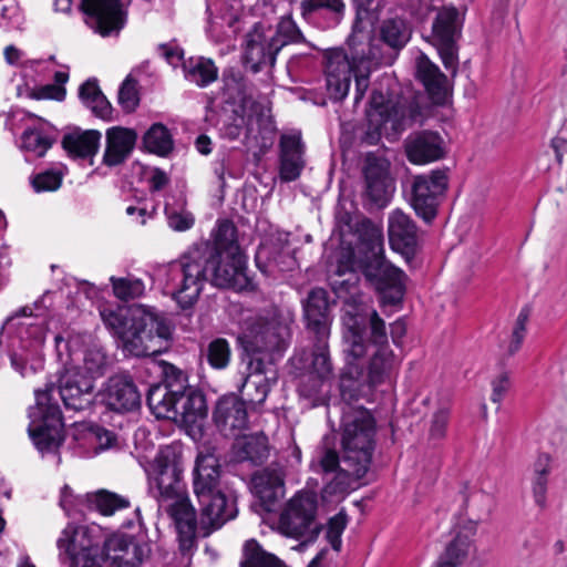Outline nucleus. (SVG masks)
I'll return each instance as SVG.
<instances>
[{
    "instance_id": "obj_1",
    "label": "nucleus",
    "mask_w": 567,
    "mask_h": 567,
    "mask_svg": "<svg viewBox=\"0 0 567 567\" xmlns=\"http://www.w3.org/2000/svg\"><path fill=\"white\" fill-rule=\"evenodd\" d=\"M357 282L353 272L349 278L333 282L339 297L343 286L350 293L341 317L346 365L340 381L341 396L349 401L357 400L364 386L374 389L391 382L400 367V360L389 347L384 320L375 310L368 311L357 299Z\"/></svg>"
},
{
    "instance_id": "obj_2",
    "label": "nucleus",
    "mask_w": 567,
    "mask_h": 567,
    "mask_svg": "<svg viewBox=\"0 0 567 567\" xmlns=\"http://www.w3.org/2000/svg\"><path fill=\"white\" fill-rule=\"evenodd\" d=\"M377 446V422L362 406L343 411L340 427L341 455L332 449L322 450L316 471L324 475L323 493L341 495L358 487L370 470Z\"/></svg>"
},
{
    "instance_id": "obj_3",
    "label": "nucleus",
    "mask_w": 567,
    "mask_h": 567,
    "mask_svg": "<svg viewBox=\"0 0 567 567\" xmlns=\"http://www.w3.org/2000/svg\"><path fill=\"white\" fill-rule=\"evenodd\" d=\"M94 383L92 378H84L78 365L65 369L59 379V385L47 384L45 389L35 391V406L29 411V436L42 454L56 452L63 442V423L55 393L64 406L81 411L93 402Z\"/></svg>"
},
{
    "instance_id": "obj_4",
    "label": "nucleus",
    "mask_w": 567,
    "mask_h": 567,
    "mask_svg": "<svg viewBox=\"0 0 567 567\" xmlns=\"http://www.w3.org/2000/svg\"><path fill=\"white\" fill-rule=\"evenodd\" d=\"M213 243H199L190 247L178 260L161 270L165 287L183 308L192 307L200 295L206 262L216 254L243 255L237 244L236 227L229 220H220L214 231Z\"/></svg>"
},
{
    "instance_id": "obj_5",
    "label": "nucleus",
    "mask_w": 567,
    "mask_h": 567,
    "mask_svg": "<svg viewBox=\"0 0 567 567\" xmlns=\"http://www.w3.org/2000/svg\"><path fill=\"white\" fill-rule=\"evenodd\" d=\"M100 315L106 328L120 339L123 349L130 354L156 355L167 349L172 326L154 308L103 307Z\"/></svg>"
},
{
    "instance_id": "obj_6",
    "label": "nucleus",
    "mask_w": 567,
    "mask_h": 567,
    "mask_svg": "<svg viewBox=\"0 0 567 567\" xmlns=\"http://www.w3.org/2000/svg\"><path fill=\"white\" fill-rule=\"evenodd\" d=\"M288 334V327L276 319L266 320L259 317L245 322L239 340L254 357L249 363L252 373L245 380L243 394L252 405L262 404L270 391L269 379L262 375L266 373L264 359L258 354L268 353L271 360L281 355Z\"/></svg>"
},
{
    "instance_id": "obj_7",
    "label": "nucleus",
    "mask_w": 567,
    "mask_h": 567,
    "mask_svg": "<svg viewBox=\"0 0 567 567\" xmlns=\"http://www.w3.org/2000/svg\"><path fill=\"white\" fill-rule=\"evenodd\" d=\"M219 477L217 457L199 454L194 468L193 487L199 505L198 526L203 536H208L237 515L235 499L223 492Z\"/></svg>"
},
{
    "instance_id": "obj_8",
    "label": "nucleus",
    "mask_w": 567,
    "mask_h": 567,
    "mask_svg": "<svg viewBox=\"0 0 567 567\" xmlns=\"http://www.w3.org/2000/svg\"><path fill=\"white\" fill-rule=\"evenodd\" d=\"M181 455L173 446L162 447L146 468L147 492L158 504H167L184 494Z\"/></svg>"
},
{
    "instance_id": "obj_9",
    "label": "nucleus",
    "mask_w": 567,
    "mask_h": 567,
    "mask_svg": "<svg viewBox=\"0 0 567 567\" xmlns=\"http://www.w3.org/2000/svg\"><path fill=\"white\" fill-rule=\"evenodd\" d=\"M316 512L315 496L309 493H297L280 513L279 532L300 540V546L312 544L322 529V525L316 519Z\"/></svg>"
},
{
    "instance_id": "obj_10",
    "label": "nucleus",
    "mask_w": 567,
    "mask_h": 567,
    "mask_svg": "<svg viewBox=\"0 0 567 567\" xmlns=\"http://www.w3.org/2000/svg\"><path fill=\"white\" fill-rule=\"evenodd\" d=\"M408 109L401 103L384 101L381 93L373 92L368 112L369 130L365 140L375 144L381 136L396 137L408 124Z\"/></svg>"
},
{
    "instance_id": "obj_11",
    "label": "nucleus",
    "mask_w": 567,
    "mask_h": 567,
    "mask_svg": "<svg viewBox=\"0 0 567 567\" xmlns=\"http://www.w3.org/2000/svg\"><path fill=\"white\" fill-rule=\"evenodd\" d=\"M244 255L216 254L206 262L205 278L200 285L203 291L207 281L220 288H231L237 291L252 289V282L246 272Z\"/></svg>"
},
{
    "instance_id": "obj_12",
    "label": "nucleus",
    "mask_w": 567,
    "mask_h": 567,
    "mask_svg": "<svg viewBox=\"0 0 567 567\" xmlns=\"http://www.w3.org/2000/svg\"><path fill=\"white\" fill-rule=\"evenodd\" d=\"M60 556L65 555L71 560L70 567H101L105 560L97 543H93L87 530L69 524L56 542Z\"/></svg>"
},
{
    "instance_id": "obj_13",
    "label": "nucleus",
    "mask_w": 567,
    "mask_h": 567,
    "mask_svg": "<svg viewBox=\"0 0 567 567\" xmlns=\"http://www.w3.org/2000/svg\"><path fill=\"white\" fill-rule=\"evenodd\" d=\"M364 276L381 297V303L398 305L405 293L404 272L386 261L382 255L364 266Z\"/></svg>"
},
{
    "instance_id": "obj_14",
    "label": "nucleus",
    "mask_w": 567,
    "mask_h": 567,
    "mask_svg": "<svg viewBox=\"0 0 567 567\" xmlns=\"http://www.w3.org/2000/svg\"><path fill=\"white\" fill-rule=\"evenodd\" d=\"M477 524V520L458 516L453 525L452 539L446 543L431 567H461L475 549Z\"/></svg>"
},
{
    "instance_id": "obj_15",
    "label": "nucleus",
    "mask_w": 567,
    "mask_h": 567,
    "mask_svg": "<svg viewBox=\"0 0 567 567\" xmlns=\"http://www.w3.org/2000/svg\"><path fill=\"white\" fill-rule=\"evenodd\" d=\"M477 524V520L458 516L453 525L452 539L446 543L431 567H461L475 549Z\"/></svg>"
},
{
    "instance_id": "obj_16",
    "label": "nucleus",
    "mask_w": 567,
    "mask_h": 567,
    "mask_svg": "<svg viewBox=\"0 0 567 567\" xmlns=\"http://www.w3.org/2000/svg\"><path fill=\"white\" fill-rule=\"evenodd\" d=\"M80 10L86 24L102 37L117 34L125 24L120 0H81Z\"/></svg>"
},
{
    "instance_id": "obj_17",
    "label": "nucleus",
    "mask_w": 567,
    "mask_h": 567,
    "mask_svg": "<svg viewBox=\"0 0 567 567\" xmlns=\"http://www.w3.org/2000/svg\"><path fill=\"white\" fill-rule=\"evenodd\" d=\"M363 175L364 197L379 208L385 207L395 190V181L390 175V162L383 157L368 155Z\"/></svg>"
},
{
    "instance_id": "obj_18",
    "label": "nucleus",
    "mask_w": 567,
    "mask_h": 567,
    "mask_svg": "<svg viewBox=\"0 0 567 567\" xmlns=\"http://www.w3.org/2000/svg\"><path fill=\"white\" fill-rule=\"evenodd\" d=\"M447 187V176L443 171L417 175L412 184V206L416 214L426 221L434 218L439 198Z\"/></svg>"
},
{
    "instance_id": "obj_19",
    "label": "nucleus",
    "mask_w": 567,
    "mask_h": 567,
    "mask_svg": "<svg viewBox=\"0 0 567 567\" xmlns=\"http://www.w3.org/2000/svg\"><path fill=\"white\" fill-rule=\"evenodd\" d=\"M272 38L274 30L261 23H256L247 33L244 60L254 72H258L264 65L275 64L280 44L274 43Z\"/></svg>"
},
{
    "instance_id": "obj_20",
    "label": "nucleus",
    "mask_w": 567,
    "mask_h": 567,
    "mask_svg": "<svg viewBox=\"0 0 567 567\" xmlns=\"http://www.w3.org/2000/svg\"><path fill=\"white\" fill-rule=\"evenodd\" d=\"M354 69V62L342 50L327 54L326 86L331 100L342 101L348 95Z\"/></svg>"
},
{
    "instance_id": "obj_21",
    "label": "nucleus",
    "mask_w": 567,
    "mask_h": 567,
    "mask_svg": "<svg viewBox=\"0 0 567 567\" xmlns=\"http://www.w3.org/2000/svg\"><path fill=\"white\" fill-rule=\"evenodd\" d=\"M47 323L44 317H33L32 310L24 307L16 315L9 317L3 328H17L22 348L37 354L45 340Z\"/></svg>"
},
{
    "instance_id": "obj_22",
    "label": "nucleus",
    "mask_w": 567,
    "mask_h": 567,
    "mask_svg": "<svg viewBox=\"0 0 567 567\" xmlns=\"http://www.w3.org/2000/svg\"><path fill=\"white\" fill-rule=\"evenodd\" d=\"M214 421L224 436L237 437L248 424L244 401L235 394L220 398L214 411Z\"/></svg>"
},
{
    "instance_id": "obj_23",
    "label": "nucleus",
    "mask_w": 567,
    "mask_h": 567,
    "mask_svg": "<svg viewBox=\"0 0 567 567\" xmlns=\"http://www.w3.org/2000/svg\"><path fill=\"white\" fill-rule=\"evenodd\" d=\"M104 554L116 567H140L148 557L150 547L145 543H137L131 536L113 535L104 543Z\"/></svg>"
},
{
    "instance_id": "obj_24",
    "label": "nucleus",
    "mask_w": 567,
    "mask_h": 567,
    "mask_svg": "<svg viewBox=\"0 0 567 567\" xmlns=\"http://www.w3.org/2000/svg\"><path fill=\"white\" fill-rule=\"evenodd\" d=\"M405 152L411 163L423 165L443 158L446 143L437 132L421 131L408 138Z\"/></svg>"
},
{
    "instance_id": "obj_25",
    "label": "nucleus",
    "mask_w": 567,
    "mask_h": 567,
    "mask_svg": "<svg viewBox=\"0 0 567 567\" xmlns=\"http://www.w3.org/2000/svg\"><path fill=\"white\" fill-rule=\"evenodd\" d=\"M103 400L114 411H132L141 403V394L133 380L125 374L111 377L103 389Z\"/></svg>"
},
{
    "instance_id": "obj_26",
    "label": "nucleus",
    "mask_w": 567,
    "mask_h": 567,
    "mask_svg": "<svg viewBox=\"0 0 567 567\" xmlns=\"http://www.w3.org/2000/svg\"><path fill=\"white\" fill-rule=\"evenodd\" d=\"M285 473L278 465H270L251 478L255 494L267 512H271L285 495Z\"/></svg>"
},
{
    "instance_id": "obj_27",
    "label": "nucleus",
    "mask_w": 567,
    "mask_h": 567,
    "mask_svg": "<svg viewBox=\"0 0 567 567\" xmlns=\"http://www.w3.org/2000/svg\"><path fill=\"white\" fill-rule=\"evenodd\" d=\"M167 504L178 533L181 550L187 553L193 548L196 529L199 528L195 508L186 494Z\"/></svg>"
},
{
    "instance_id": "obj_28",
    "label": "nucleus",
    "mask_w": 567,
    "mask_h": 567,
    "mask_svg": "<svg viewBox=\"0 0 567 567\" xmlns=\"http://www.w3.org/2000/svg\"><path fill=\"white\" fill-rule=\"evenodd\" d=\"M388 236L394 250L409 252L417 244V227L406 213L396 208L388 216Z\"/></svg>"
},
{
    "instance_id": "obj_29",
    "label": "nucleus",
    "mask_w": 567,
    "mask_h": 567,
    "mask_svg": "<svg viewBox=\"0 0 567 567\" xmlns=\"http://www.w3.org/2000/svg\"><path fill=\"white\" fill-rule=\"evenodd\" d=\"M416 79L424 85L430 99L435 104H443L449 95L447 78L425 54L415 60Z\"/></svg>"
},
{
    "instance_id": "obj_30",
    "label": "nucleus",
    "mask_w": 567,
    "mask_h": 567,
    "mask_svg": "<svg viewBox=\"0 0 567 567\" xmlns=\"http://www.w3.org/2000/svg\"><path fill=\"white\" fill-rule=\"evenodd\" d=\"M307 328L315 334L330 336L328 292L322 288L312 289L303 305Z\"/></svg>"
},
{
    "instance_id": "obj_31",
    "label": "nucleus",
    "mask_w": 567,
    "mask_h": 567,
    "mask_svg": "<svg viewBox=\"0 0 567 567\" xmlns=\"http://www.w3.org/2000/svg\"><path fill=\"white\" fill-rule=\"evenodd\" d=\"M316 343L309 355L305 353L293 358L295 365L303 370L302 373L319 375L321 378H333V368L330 360L328 339L329 337L315 336Z\"/></svg>"
},
{
    "instance_id": "obj_32",
    "label": "nucleus",
    "mask_w": 567,
    "mask_h": 567,
    "mask_svg": "<svg viewBox=\"0 0 567 567\" xmlns=\"http://www.w3.org/2000/svg\"><path fill=\"white\" fill-rule=\"evenodd\" d=\"M137 140L134 130L114 126L106 131V148L103 163L107 166H116L126 161L132 153Z\"/></svg>"
},
{
    "instance_id": "obj_33",
    "label": "nucleus",
    "mask_w": 567,
    "mask_h": 567,
    "mask_svg": "<svg viewBox=\"0 0 567 567\" xmlns=\"http://www.w3.org/2000/svg\"><path fill=\"white\" fill-rule=\"evenodd\" d=\"M303 146L297 134L282 135L280 138V178L285 182L296 181L305 166Z\"/></svg>"
},
{
    "instance_id": "obj_34",
    "label": "nucleus",
    "mask_w": 567,
    "mask_h": 567,
    "mask_svg": "<svg viewBox=\"0 0 567 567\" xmlns=\"http://www.w3.org/2000/svg\"><path fill=\"white\" fill-rule=\"evenodd\" d=\"M55 141V131L53 126L42 120L29 125L21 135V150L27 157H42Z\"/></svg>"
},
{
    "instance_id": "obj_35",
    "label": "nucleus",
    "mask_w": 567,
    "mask_h": 567,
    "mask_svg": "<svg viewBox=\"0 0 567 567\" xmlns=\"http://www.w3.org/2000/svg\"><path fill=\"white\" fill-rule=\"evenodd\" d=\"M239 10V0H207L206 11L208 13L209 23L207 32L219 40L220 34L218 29L223 28L224 24L231 28L238 19Z\"/></svg>"
},
{
    "instance_id": "obj_36",
    "label": "nucleus",
    "mask_w": 567,
    "mask_h": 567,
    "mask_svg": "<svg viewBox=\"0 0 567 567\" xmlns=\"http://www.w3.org/2000/svg\"><path fill=\"white\" fill-rule=\"evenodd\" d=\"M233 444L234 457L238 462L261 463L268 456V440L264 433L237 435Z\"/></svg>"
},
{
    "instance_id": "obj_37",
    "label": "nucleus",
    "mask_w": 567,
    "mask_h": 567,
    "mask_svg": "<svg viewBox=\"0 0 567 567\" xmlns=\"http://www.w3.org/2000/svg\"><path fill=\"white\" fill-rule=\"evenodd\" d=\"M331 379L301 373L298 382V393L310 408L324 405L330 395Z\"/></svg>"
},
{
    "instance_id": "obj_38",
    "label": "nucleus",
    "mask_w": 567,
    "mask_h": 567,
    "mask_svg": "<svg viewBox=\"0 0 567 567\" xmlns=\"http://www.w3.org/2000/svg\"><path fill=\"white\" fill-rule=\"evenodd\" d=\"M101 133L95 130L74 131L63 137V148L73 157H90L97 152Z\"/></svg>"
},
{
    "instance_id": "obj_39",
    "label": "nucleus",
    "mask_w": 567,
    "mask_h": 567,
    "mask_svg": "<svg viewBox=\"0 0 567 567\" xmlns=\"http://www.w3.org/2000/svg\"><path fill=\"white\" fill-rule=\"evenodd\" d=\"M179 399L177 419H181L185 424L193 425L206 417L208 410L202 391L194 388L188 389Z\"/></svg>"
},
{
    "instance_id": "obj_40",
    "label": "nucleus",
    "mask_w": 567,
    "mask_h": 567,
    "mask_svg": "<svg viewBox=\"0 0 567 567\" xmlns=\"http://www.w3.org/2000/svg\"><path fill=\"white\" fill-rule=\"evenodd\" d=\"M183 72L187 81L205 87L217 80L218 69L210 59L203 56L183 61Z\"/></svg>"
},
{
    "instance_id": "obj_41",
    "label": "nucleus",
    "mask_w": 567,
    "mask_h": 567,
    "mask_svg": "<svg viewBox=\"0 0 567 567\" xmlns=\"http://www.w3.org/2000/svg\"><path fill=\"white\" fill-rule=\"evenodd\" d=\"M79 97L95 116L103 120L111 118L112 105L100 90L95 79H90L80 86Z\"/></svg>"
},
{
    "instance_id": "obj_42",
    "label": "nucleus",
    "mask_w": 567,
    "mask_h": 567,
    "mask_svg": "<svg viewBox=\"0 0 567 567\" xmlns=\"http://www.w3.org/2000/svg\"><path fill=\"white\" fill-rule=\"evenodd\" d=\"M181 399L167 393L165 386L152 385L147 393V405L157 419L177 420Z\"/></svg>"
},
{
    "instance_id": "obj_43",
    "label": "nucleus",
    "mask_w": 567,
    "mask_h": 567,
    "mask_svg": "<svg viewBox=\"0 0 567 567\" xmlns=\"http://www.w3.org/2000/svg\"><path fill=\"white\" fill-rule=\"evenodd\" d=\"M379 38L389 48L399 51L409 42L411 29L401 18L385 19L380 24Z\"/></svg>"
},
{
    "instance_id": "obj_44",
    "label": "nucleus",
    "mask_w": 567,
    "mask_h": 567,
    "mask_svg": "<svg viewBox=\"0 0 567 567\" xmlns=\"http://www.w3.org/2000/svg\"><path fill=\"white\" fill-rule=\"evenodd\" d=\"M240 567H286L275 555L267 553L255 540L249 539L244 545Z\"/></svg>"
},
{
    "instance_id": "obj_45",
    "label": "nucleus",
    "mask_w": 567,
    "mask_h": 567,
    "mask_svg": "<svg viewBox=\"0 0 567 567\" xmlns=\"http://www.w3.org/2000/svg\"><path fill=\"white\" fill-rule=\"evenodd\" d=\"M352 234L358 236V240L365 246L373 258L383 254L382 231L370 219L364 217L359 220V225Z\"/></svg>"
},
{
    "instance_id": "obj_46",
    "label": "nucleus",
    "mask_w": 567,
    "mask_h": 567,
    "mask_svg": "<svg viewBox=\"0 0 567 567\" xmlns=\"http://www.w3.org/2000/svg\"><path fill=\"white\" fill-rule=\"evenodd\" d=\"M143 143L146 150L162 156L168 154L173 148L172 135L161 123H155L147 130Z\"/></svg>"
},
{
    "instance_id": "obj_47",
    "label": "nucleus",
    "mask_w": 567,
    "mask_h": 567,
    "mask_svg": "<svg viewBox=\"0 0 567 567\" xmlns=\"http://www.w3.org/2000/svg\"><path fill=\"white\" fill-rule=\"evenodd\" d=\"M457 10L453 7L443 8L433 23L434 41L455 40L457 32Z\"/></svg>"
},
{
    "instance_id": "obj_48",
    "label": "nucleus",
    "mask_w": 567,
    "mask_h": 567,
    "mask_svg": "<svg viewBox=\"0 0 567 567\" xmlns=\"http://www.w3.org/2000/svg\"><path fill=\"white\" fill-rule=\"evenodd\" d=\"M114 296L123 301L140 298L145 292V284L142 279L128 275L126 277L110 278Z\"/></svg>"
},
{
    "instance_id": "obj_49",
    "label": "nucleus",
    "mask_w": 567,
    "mask_h": 567,
    "mask_svg": "<svg viewBox=\"0 0 567 567\" xmlns=\"http://www.w3.org/2000/svg\"><path fill=\"white\" fill-rule=\"evenodd\" d=\"M89 502L105 516L113 515L117 509L126 508L130 505L127 498L107 491H100L90 495Z\"/></svg>"
},
{
    "instance_id": "obj_50",
    "label": "nucleus",
    "mask_w": 567,
    "mask_h": 567,
    "mask_svg": "<svg viewBox=\"0 0 567 567\" xmlns=\"http://www.w3.org/2000/svg\"><path fill=\"white\" fill-rule=\"evenodd\" d=\"M163 382L157 383L156 385L165 386L167 393H171V395L181 398L188 391V389H192V386L188 385L187 375L175 365L165 364L163 368Z\"/></svg>"
},
{
    "instance_id": "obj_51",
    "label": "nucleus",
    "mask_w": 567,
    "mask_h": 567,
    "mask_svg": "<svg viewBox=\"0 0 567 567\" xmlns=\"http://www.w3.org/2000/svg\"><path fill=\"white\" fill-rule=\"evenodd\" d=\"M107 359L102 349L90 348L85 351L83 357V367H79L84 378L95 379L105 373Z\"/></svg>"
},
{
    "instance_id": "obj_52",
    "label": "nucleus",
    "mask_w": 567,
    "mask_h": 567,
    "mask_svg": "<svg viewBox=\"0 0 567 567\" xmlns=\"http://www.w3.org/2000/svg\"><path fill=\"white\" fill-rule=\"evenodd\" d=\"M209 365L217 370L225 369L230 361V347L226 339L217 338L209 342L205 351Z\"/></svg>"
},
{
    "instance_id": "obj_53",
    "label": "nucleus",
    "mask_w": 567,
    "mask_h": 567,
    "mask_svg": "<svg viewBox=\"0 0 567 567\" xmlns=\"http://www.w3.org/2000/svg\"><path fill=\"white\" fill-rule=\"evenodd\" d=\"M363 218L364 216L358 213L352 203L349 204V207L346 203H340L337 207L336 223L342 236L348 233L352 234L359 225V220Z\"/></svg>"
},
{
    "instance_id": "obj_54",
    "label": "nucleus",
    "mask_w": 567,
    "mask_h": 567,
    "mask_svg": "<svg viewBox=\"0 0 567 567\" xmlns=\"http://www.w3.org/2000/svg\"><path fill=\"white\" fill-rule=\"evenodd\" d=\"M301 38L302 34L291 17H282L277 25V30H274L272 41L280 44V51L288 43L298 42Z\"/></svg>"
},
{
    "instance_id": "obj_55",
    "label": "nucleus",
    "mask_w": 567,
    "mask_h": 567,
    "mask_svg": "<svg viewBox=\"0 0 567 567\" xmlns=\"http://www.w3.org/2000/svg\"><path fill=\"white\" fill-rule=\"evenodd\" d=\"M25 19L21 8L16 4H7L0 12V31L12 32L21 31L23 29Z\"/></svg>"
},
{
    "instance_id": "obj_56",
    "label": "nucleus",
    "mask_w": 567,
    "mask_h": 567,
    "mask_svg": "<svg viewBox=\"0 0 567 567\" xmlns=\"http://www.w3.org/2000/svg\"><path fill=\"white\" fill-rule=\"evenodd\" d=\"M62 178L63 176L60 171L47 169L34 175L31 179V184L37 193L54 192L60 188Z\"/></svg>"
},
{
    "instance_id": "obj_57",
    "label": "nucleus",
    "mask_w": 567,
    "mask_h": 567,
    "mask_svg": "<svg viewBox=\"0 0 567 567\" xmlns=\"http://www.w3.org/2000/svg\"><path fill=\"white\" fill-rule=\"evenodd\" d=\"M69 80V73L66 71H58L54 73V84H48L40 89L39 97L53 99L62 101L65 96L64 84Z\"/></svg>"
},
{
    "instance_id": "obj_58",
    "label": "nucleus",
    "mask_w": 567,
    "mask_h": 567,
    "mask_svg": "<svg viewBox=\"0 0 567 567\" xmlns=\"http://www.w3.org/2000/svg\"><path fill=\"white\" fill-rule=\"evenodd\" d=\"M527 318L528 316L524 311L518 315L506 349V355L512 357L520 349L526 334Z\"/></svg>"
},
{
    "instance_id": "obj_59",
    "label": "nucleus",
    "mask_w": 567,
    "mask_h": 567,
    "mask_svg": "<svg viewBox=\"0 0 567 567\" xmlns=\"http://www.w3.org/2000/svg\"><path fill=\"white\" fill-rule=\"evenodd\" d=\"M118 104L122 109L130 113L133 112L138 105V95L135 86V82L125 80L118 91Z\"/></svg>"
},
{
    "instance_id": "obj_60",
    "label": "nucleus",
    "mask_w": 567,
    "mask_h": 567,
    "mask_svg": "<svg viewBox=\"0 0 567 567\" xmlns=\"http://www.w3.org/2000/svg\"><path fill=\"white\" fill-rule=\"evenodd\" d=\"M165 215L168 226L176 231H185L192 228L195 221L190 213L186 210L177 212L167 206L165 207Z\"/></svg>"
},
{
    "instance_id": "obj_61",
    "label": "nucleus",
    "mask_w": 567,
    "mask_h": 567,
    "mask_svg": "<svg viewBox=\"0 0 567 567\" xmlns=\"http://www.w3.org/2000/svg\"><path fill=\"white\" fill-rule=\"evenodd\" d=\"M434 44L437 48L439 54L445 69L455 74L457 69L455 40L434 41Z\"/></svg>"
},
{
    "instance_id": "obj_62",
    "label": "nucleus",
    "mask_w": 567,
    "mask_h": 567,
    "mask_svg": "<svg viewBox=\"0 0 567 567\" xmlns=\"http://www.w3.org/2000/svg\"><path fill=\"white\" fill-rule=\"evenodd\" d=\"M301 9L303 13H310L318 9L341 13L344 10V3L342 0H302Z\"/></svg>"
},
{
    "instance_id": "obj_63",
    "label": "nucleus",
    "mask_w": 567,
    "mask_h": 567,
    "mask_svg": "<svg viewBox=\"0 0 567 567\" xmlns=\"http://www.w3.org/2000/svg\"><path fill=\"white\" fill-rule=\"evenodd\" d=\"M491 401L501 404L511 388V377L508 372H502L492 380Z\"/></svg>"
},
{
    "instance_id": "obj_64",
    "label": "nucleus",
    "mask_w": 567,
    "mask_h": 567,
    "mask_svg": "<svg viewBox=\"0 0 567 567\" xmlns=\"http://www.w3.org/2000/svg\"><path fill=\"white\" fill-rule=\"evenodd\" d=\"M367 61L361 60L360 64L355 65L354 72L352 74L355 79V102H359L363 97L369 86L370 71L367 66Z\"/></svg>"
}]
</instances>
